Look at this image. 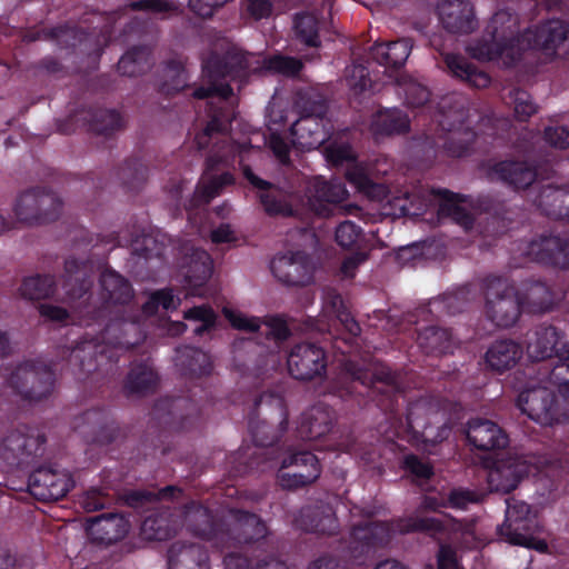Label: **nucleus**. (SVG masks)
Listing matches in <instances>:
<instances>
[{
    "instance_id": "24",
    "label": "nucleus",
    "mask_w": 569,
    "mask_h": 569,
    "mask_svg": "<svg viewBox=\"0 0 569 569\" xmlns=\"http://www.w3.org/2000/svg\"><path fill=\"white\" fill-rule=\"evenodd\" d=\"M271 270L288 286H307L312 281L313 264L310 257L303 252L276 258L271 262Z\"/></svg>"
},
{
    "instance_id": "27",
    "label": "nucleus",
    "mask_w": 569,
    "mask_h": 569,
    "mask_svg": "<svg viewBox=\"0 0 569 569\" xmlns=\"http://www.w3.org/2000/svg\"><path fill=\"white\" fill-rule=\"evenodd\" d=\"M167 557L168 569H210L209 552L201 543L176 541L170 545Z\"/></svg>"
},
{
    "instance_id": "45",
    "label": "nucleus",
    "mask_w": 569,
    "mask_h": 569,
    "mask_svg": "<svg viewBox=\"0 0 569 569\" xmlns=\"http://www.w3.org/2000/svg\"><path fill=\"white\" fill-rule=\"evenodd\" d=\"M522 350L512 340L496 341L486 353L488 366L496 371H505L512 368L521 358Z\"/></svg>"
},
{
    "instance_id": "56",
    "label": "nucleus",
    "mask_w": 569,
    "mask_h": 569,
    "mask_svg": "<svg viewBox=\"0 0 569 569\" xmlns=\"http://www.w3.org/2000/svg\"><path fill=\"white\" fill-rule=\"evenodd\" d=\"M184 63L186 60L181 57L170 58L164 62L161 90L167 94L179 92L186 88L187 81Z\"/></svg>"
},
{
    "instance_id": "23",
    "label": "nucleus",
    "mask_w": 569,
    "mask_h": 569,
    "mask_svg": "<svg viewBox=\"0 0 569 569\" xmlns=\"http://www.w3.org/2000/svg\"><path fill=\"white\" fill-rule=\"evenodd\" d=\"M438 14L442 27L453 34L471 33L478 26L473 6L469 0H441Z\"/></svg>"
},
{
    "instance_id": "53",
    "label": "nucleus",
    "mask_w": 569,
    "mask_h": 569,
    "mask_svg": "<svg viewBox=\"0 0 569 569\" xmlns=\"http://www.w3.org/2000/svg\"><path fill=\"white\" fill-rule=\"evenodd\" d=\"M173 521L164 513L147 517L141 525V536L148 541H163L176 535Z\"/></svg>"
},
{
    "instance_id": "51",
    "label": "nucleus",
    "mask_w": 569,
    "mask_h": 569,
    "mask_svg": "<svg viewBox=\"0 0 569 569\" xmlns=\"http://www.w3.org/2000/svg\"><path fill=\"white\" fill-rule=\"evenodd\" d=\"M445 62L453 76L467 81L472 87L486 88L490 83L488 74L479 71L463 57L448 53L445 56Z\"/></svg>"
},
{
    "instance_id": "4",
    "label": "nucleus",
    "mask_w": 569,
    "mask_h": 569,
    "mask_svg": "<svg viewBox=\"0 0 569 569\" xmlns=\"http://www.w3.org/2000/svg\"><path fill=\"white\" fill-rule=\"evenodd\" d=\"M8 387L23 401L39 403L54 390L56 375L49 363L39 359L19 362L7 379Z\"/></svg>"
},
{
    "instance_id": "62",
    "label": "nucleus",
    "mask_w": 569,
    "mask_h": 569,
    "mask_svg": "<svg viewBox=\"0 0 569 569\" xmlns=\"http://www.w3.org/2000/svg\"><path fill=\"white\" fill-rule=\"evenodd\" d=\"M326 159L335 167L350 166L356 161V153L348 144L333 143L326 148Z\"/></svg>"
},
{
    "instance_id": "64",
    "label": "nucleus",
    "mask_w": 569,
    "mask_h": 569,
    "mask_svg": "<svg viewBox=\"0 0 569 569\" xmlns=\"http://www.w3.org/2000/svg\"><path fill=\"white\" fill-rule=\"evenodd\" d=\"M347 81L349 87L356 92L360 93L371 87V80L366 66L362 63H355L347 69Z\"/></svg>"
},
{
    "instance_id": "55",
    "label": "nucleus",
    "mask_w": 569,
    "mask_h": 569,
    "mask_svg": "<svg viewBox=\"0 0 569 569\" xmlns=\"http://www.w3.org/2000/svg\"><path fill=\"white\" fill-rule=\"evenodd\" d=\"M234 181L233 176L224 172L219 177H211L208 180H202L198 183L191 203L193 207L209 203L217 197L226 186L232 184Z\"/></svg>"
},
{
    "instance_id": "32",
    "label": "nucleus",
    "mask_w": 569,
    "mask_h": 569,
    "mask_svg": "<svg viewBox=\"0 0 569 569\" xmlns=\"http://www.w3.org/2000/svg\"><path fill=\"white\" fill-rule=\"evenodd\" d=\"M528 351L530 357L537 361L549 359L553 356L565 362L569 361V342L559 346V335L552 326L537 331L535 340L528 345Z\"/></svg>"
},
{
    "instance_id": "58",
    "label": "nucleus",
    "mask_w": 569,
    "mask_h": 569,
    "mask_svg": "<svg viewBox=\"0 0 569 569\" xmlns=\"http://www.w3.org/2000/svg\"><path fill=\"white\" fill-rule=\"evenodd\" d=\"M147 167L138 159H128L119 169V178L131 190L140 189L147 181Z\"/></svg>"
},
{
    "instance_id": "2",
    "label": "nucleus",
    "mask_w": 569,
    "mask_h": 569,
    "mask_svg": "<svg viewBox=\"0 0 569 569\" xmlns=\"http://www.w3.org/2000/svg\"><path fill=\"white\" fill-rule=\"evenodd\" d=\"M465 199L449 190H436L420 187L411 192L405 191L388 201L395 217H416L431 206H438L439 217H449L465 230L473 226V216L463 207Z\"/></svg>"
},
{
    "instance_id": "52",
    "label": "nucleus",
    "mask_w": 569,
    "mask_h": 569,
    "mask_svg": "<svg viewBox=\"0 0 569 569\" xmlns=\"http://www.w3.org/2000/svg\"><path fill=\"white\" fill-rule=\"evenodd\" d=\"M418 345L427 355H445L451 347L450 333L446 329L427 327L419 332Z\"/></svg>"
},
{
    "instance_id": "17",
    "label": "nucleus",
    "mask_w": 569,
    "mask_h": 569,
    "mask_svg": "<svg viewBox=\"0 0 569 569\" xmlns=\"http://www.w3.org/2000/svg\"><path fill=\"white\" fill-rule=\"evenodd\" d=\"M439 410L428 401L419 400L410 405L407 420L412 432L422 441L436 445L449 433V429L439 419Z\"/></svg>"
},
{
    "instance_id": "41",
    "label": "nucleus",
    "mask_w": 569,
    "mask_h": 569,
    "mask_svg": "<svg viewBox=\"0 0 569 569\" xmlns=\"http://www.w3.org/2000/svg\"><path fill=\"white\" fill-rule=\"evenodd\" d=\"M293 106L302 117L322 119L329 103L327 97L317 88L306 87L295 92Z\"/></svg>"
},
{
    "instance_id": "6",
    "label": "nucleus",
    "mask_w": 569,
    "mask_h": 569,
    "mask_svg": "<svg viewBox=\"0 0 569 569\" xmlns=\"http://www.w3.org/2000/svg\"><path fill=\"white\" fill-rule=\"evenodd\" d=\"M486 313L500 328H510L521 315V300L516 289L501 278L486 281Z\"/></svg>"
},
{
    "instance_id": "7",
    "label": "nucleus",
    "mask_w": 569,
    "mask_h": 569,
    "mask_svg": "<svg viewBox=\"0 0 569 569\" xmlns=\"http://www.w3.org/2000/svg\"><path fill=\"white\" fill-rule=\"evenodd\" d=\"M537 469V462L515 451L497 452L488 471V486L491 492L509 493Z\"/></svg>"
},
{
    "instance_id": "1",
    "label": "nucleus",
    "mask_w": 569,
    "mask_h": 569,
    "mask_svg": "<svg viewBox=\"0 0 569 569\" xmlns=\"http://www.w3.org/2000/svg\"><path fill=\"white\" fill-rule=\"evenodd\" d=\"M519 37V17L508 9L497 11L480 40L468 47L469 54L479 61L503 58L506 64L520 59L525 49Z\"/></svg>"
},
{
    "instance_id": "18",
    "label": "nucleus",
    "mask_w": 569,
    "mask_h": 569,
    "mask_svg": "<svg viewBox=\"0 0 569 569\" xmlns=\"http://www.w3.org/2000/svg\"><path fill=\"white\" fill-rule=\"evenodd\" d=\"M320 475L317 457L308 451L292 453L282 460L278 481L283 489H298L312 483Z\"/></svg>"
},
{
    "instance_id": "36",
    "label": "nucleus",
    "mask_w": 569,
    "mask_h": 569,
    "mask_svg": "<svg viewBox=\"0 0 569 569\" xmlns=\"http://www.w3.org/2000/svg\"><path fill=\"white\" fill-rule=\"evenodd\" d=\"M410 121L408 116L398 109L378 111L370 126V131L378 140L392 134L406 133L409 131Z\"/></svg>"
},
{
    "instance_id": "38",
    "label": "nucleus",
    "mask_w": 569,
    "mask_h": 569,
    "mask_svg": "<svg viewBox=\"0 0 569 569\" xmlns=\"http://www.w3.org/2000/svg\"><path fill=\"white\" fill-rule=\"evenodd\" d=\"M159 377L150 366L146 363L133 365L124 382V391L128 396L144 397L157 391Z\"/></svg>"
},
{
    "instance_id": "10",
    "label": "nucleus",
    "mask_w": 569,
    "mask_h": 569,
    "mask_svg": "<svg viewBox=\"0 0 569 569\" xmlns=\"http://www.w3.org/2000/svg\"><path fill=\"white\" fill-rule=\"evenodd\" d=\"M46 437L32 429L8 432L0 443V458L11 468L29 466L43 455Z\"/></svg>"
},
{
    "instance_id": "19",
    "label": "nucleus",
    "mask_w": 569,
    "mask_h": 569,
    "mask_svg": "<svg viewBox=\"0 0 569 569\" xmlns=\"http://www.w3.org/2000/svg\"><path fill=\"white\" fill-rule=\"evenodd\" d=\"M336 499L329 495L323 498L309 501L301 508L298 522L307 531L320 535H336L339 522L333 508Z\"/></svg>"
},
{
    "instance_id": "12",
    "label": "nucleus",
    "mask_w": 569,
    "mask_h": 569,
    "mask_svg": "<svg viewBox=\"0 0 569 569\" xmlns=\"http://www.w3.org/2000/svg\"><path fill=\"white\" fill-rule=\"evenodd\" d=\"M342 372L349 379L370 388L373 393L388 399L403 391L400 376L385 365L377 363L365 368L355 361L347 360L342 365Z\"/></svg>"
},
{
    "instance_id": "60",
    "label": "nucleus",
    "mask_w": 569,
    "mask_h": 569,
    "mask_svg": "<svg viewBox=\"0 0 569 569\" xmlns=\"http://www.w3.org/2000/svg\"><path fill=\"white\" fill-rule=\"evenodd\" d=\"M42 33L46 38L56 40L63 48L76 47L87 39L84 31L69 26L44 30Z\"/></svg>"
},
{
    "instance_id": "3",
    "label": "nucleus",
    "mask_w": 569,
    "mask_h": 569,
    "mask_svg": "<svg viewBox=\"0 0 569 569\" xmlns=\"http://www.w3.org/2000/svg\"><path fill=\"white\" fill-rule=\"evenodd\" d=\"M252 54L231 47L223 57L212 53L202 64L201 86L198 87L192 97L196 99H206L218 96L228 99L232 96V89L226 81L227 77L234 79L240 77L247 70H257L252 67L250 59Z\"/></svg>"
},
{
    "instance_id": "31",
    "label": "nucleus",
    "mask_w": 569,
    "mask_h": 569,
    "mask_svg": "<svg viewBox=\"0 0 569 569\" xmlns=\"http://www.w3.org/2000/svg\"><path fill=\"white\" fill-rule=\"evenodd\" d=\"M223 315L231 326L239 330L260 331L267 339L282 341L288 339L290 330L286 321L279 317L266 318L261 323L253 319H248L228 308L223 309Z\"/></svg>"
},
{
    "instance_id": "49",
    "label": "nucleus",
    "mask_w": 569,
    "mask_h": 569,
    "mask_svg": "<svg viewBox=\"0 0 569 569\" xmlns=\"http://www.w3.org/2000/svg\"><path fill=\"white\" fill-rule=\"evenodd\" d=\"M151 66V49L140 46L127 51L119 60L117 68L122 76L138 77L149 71Z\"/></svg>"
},
{
    "instance_id": "44",
    "label": "nucleus",
    "mask_w": 569,
    "mask_h": 569,
    "mask_svg": "<svg viewBox=\"0 0 569 569\" xmlns=\"http://www.w3.org/2000/svg\"><path fill=\"white\" fill-rule=\"evenodd\" d=\"M332 422V412L327 407L318 405L303 416L299 430L303 437L317 440L331 430Z\"/></svg>"
},
{
    "instance_id": "13",
    "label": "nucleus",
    "mask_w": 569,
    "mask_h": 569,
    "mask_svg": "<svg viewBox=\"0 0 569 569\" xmlns=\"http://www.w3.org/2000/svg\"><path fill=\"white\" fill-rule=\"evenodd\" d=\"M569 23L561 19H548L523 33L528 46L540 49L546 56L562 57L569 60Z\"/></svg>"
},
{
    "instance_id": "20",
    "label": "nucleus",
    "mask_w": 569,
    "mask_h": 569,
    "mask_svg": "<svg viewBox=\"0 0 569 569\" xmlns=\"http://www.w3.org/2000/svg\"><path fill=\"white\" fill-rule=\"evenodd\" d=\"M71 486L68 473L50 466L36 469L28 481L29 492L41 501H57L63 498Z\"/></svg>"
},
{
    "instance_id": "15",
    "label": "nucleus",
    "mask_w": 569,
    "mask_h": 569,
    "mask_svg": "<svg viewBox=\"0 0 569 569\" xmlns=\"http://www.w3.org/2000/svg\"><path fill=\"white\" fill-rule=\"evenodd\" d=\"M93 268L84 260L69 258L64 262L63 288L66 301L76 308H86L92 297Z\"/></svg>"
},
{
    "instance_id": "29",
    "label": "nucleus",
    "mask_w": 569,
    "mask_h": 569,
    "mask_svg": "<svg viewBox=\"0 0 569 569\" xmlns=\"http://www.w3.org/2000/svg\"><path fill=\"white\" fill-rule=\"evenodd\" d=\"M487 174L492 180H500L516 190L527 189L536 178V169L526 161L506 160L488 167Z\"/></svg>"
},
{
    "instance_id": "50",
    "label": "nucleus",
    "mask_w": 569,
    "mask_h": 569,
    "mask_svg": "<svg viewBox=\"0 0 569 569\" xmlns=\"http://www.w3.org/2000/svg\"><path fill=\"white\" fill-rule=\"evenodd\" d=\"M569 188H560L551 184L545 186L540 189L535 199V204L546 216L553 219L562 218L563 204L567 200Z\"/></svg>"
},
{
    "instance_id": "54",
    "label": "nucleus",
    "mask_w": 569,
    "mask_h": 569,
    "mask_svg": "<svg viewBox=\"0 0 569 569\" xmlns=\"http://www.w3.org/2000/svg\"><path fill=\"white\" fill-rule=\"evenodd\" d=\"M320 22L315 13L302 11L295 16L293 30L296 38L309 47L321 44L319 37Z\"/></svg>"
},
{
    "instance_id": "42",
    "label": "nucleus",
    "mask_w": 569,
    "mask_h": 569,
    "mask_svg": "<svg viewBox=\"0 0 569 569\" xmlns=\"http://www.w3.org/2000/svg\"><path fill=\"white\" fill-rule=\"evenodd\" d=\"M181 489L176 486H168L161 490L136 489L127 490L120 496V500L128 507L136 510H144L160 500L174 498L180 495Z\"/></svg>"
},
{
    "instance_id": "25",
    "label": "nucleus",
    "mask_w": 569,
    "mask_h": 569,
    "mask_svg": "<svg viewBox=\"0 0 569 569\" xmlns=\"http://www.w3.org/2000/svg\"><path fill=\"white\" fill-rule=\"evenodd\" d=\"M183 522L192 535L221 542L222 517L218 519L209 508L196 502L187 505Z\"/></svg>"
},
{
    "instance_id": "22",
    "label": "nucleus",
    "mask_w": 569,
    "mask_h": 569,
    "mask_svg": "<svg viewBox=\"0 0 569 569\" xmlns=\"http://www.w3.org/2000/svg\"><path fill=\"white\" fill-rule=\"evenodd\" d=\"M308 207L322 218L336 216L333 204L345 201L349 193L341 182L327 181L320 177L312 180L306 192Z\"/></svg>"
},
{
    "instance_id": "16",
    "label": "nucleus",
    "mask_w": 569,
    "mask_h": 569,
    "mask_svg": "<svg viewBox=\"0 0 569 569\" xmlns=\"http://www.w3.org/2000/svg\"><path fill=\"white\" fill-rule=\"evenodd\" d=\"M287 365L290 375L297 380L321 379L327 371V356L321 347L303 342L291 349Z\"/></svg>"
},
{
    "instance_id": "5",
    "label": "nucleus",
    "mask_w": 569,
    "mask_h": 569,
    "mask_svg": "<svg viewBox=\"0 0 569 569\" xmlns=\"http://www.w3.org/2000/svg\"><path fill=\"white\" fill-rule=\"evenodd\" d=\"M287 425V410L281 397L262 395L254 403L250 431L257 446L269 447L281 437Z\"/></svg>"
},
{
    "instance_id": "8",
    "label": "nucleus",
    "mask_w": 569,
    "mask_h": 569,
    "mask_svg": "<svg viewBox=\"0 0 569 569\" xmlns=\"http://www.w3.org/2000/svg\"><path fill=\"white\" fill-rule=\"evenodd\" d=\"M506 519L498 531L502 539L509 543L536 549L546 548L543 541H537L533 537L535 515L531 507L515 497L506 500Z\"/></svg>"
},
{
    "instance_id": "37",
    "label": "nucleus",
    "mask_w": 569,
    "mask_h": 569,
    "mask_svg": "<svg viewBox=\"0 0 569 569\" xmlns=\"http://www.w3.org/2000/svg\"><path fill=\"white\" fill-rule=\"evenodd\" d=\"M243 174L251 184L261 190L260 201L268 214L292 216V208L280 199V191L278 189L257 177L248 166L243 168Z\"/></svg>"
},
{
    "instance_id": "57",
    "label": "nucleus",
    "mask_w": 569,
    "mask_h": 569,
    "mask_svg": "<svg viewBox=\"0 0 569 569\" xmlns=\"http://www.w3.org/2000/svg\"><path fill=\"white\" fill-rule=\"evenodd\" d=\"M347 179L356 188L371 200H382L387 196V188L381 183L373 182L365 171L355 166L346 172Z\"/></svg>"
},
{
    "instance_id": "48",
    "label": "nucleus",
    "mask_w": 569,
    "mask_h": 569,
    "mask_svg": "<svg viewBox=\"0 0 569 569\" xmlns=\"http://www.w3.org/2000/svg\"><path fill=\"white\" fill-rule=\"evenodd\" d=\"M87 114L89 130L99 136L109 137L124 127L121 114L116 110L98 108L89 110Z\"/></svg>"
},
{
    "instance_id": "26",
    "label": "nucleus",
    "mask_w": 569,
    "mask_h": 569,
    "mask_svg": "<svg viewBox=\"0 0 569 569\" xmlns=\"http://www.w3.org/2000/svg\"><path fill=\"white\" fill-rule=\"evenodd\" d=\"M467 438L475 448L481 451H500L509 443V438L500 426L482 418L468 422Z\"/></svg>"
},
{
    "instance_id": "34",
    "label": "nucleus",
    "mask_w": 569,
    "mask_h": 569,
    "mask_svg": "<svg viewBox=\"0 0 569 569\" xmlns=\"http://www.w3.org/2000/svg\"><path fill=\"white\" fill-rule=\"evenodd\" d=\"M100 298L106 303L127 305L133 298L128 279L111 269H104L99 278Z\"/></svg>"
},
{
    "instance_id": "35",
    "label": "nucleus",
    "mask_w": 569,
    "mask_h": 569,
    "mask_svg": "<svg viewBox=\"0 0 569 569\" xmlns=\"http://www.w3.org/2000/svg\"><path fill=\"white\" fill-rule=\"evenodd\" d=\"M184 279L187 284L193 289L192 295H200L198 288L202 287L212 273V260L209 253L202 249L192 248L186 257Z\"/></svg>"
},
{
    "instance_id": "61",
    "label": "nucleus",
    "mask_w": 569,
    "mask_h": 569,
    "mask_svg": "<svg viewBox=\"0 0 569 569\" xmlns=\"http://www.w3.org/2000/svg\"><path fill=\"white\" fill-rule=\"evenodd\" d=\"M186 320L200 321L201 323L193 329L197 336L207 332L216 321V315L209 306L202 305L183 311Z\"/></svg>"
},
{
    "instance_id": "33",
    "label": "nucleus",
    "mask_w": 569,
    "mask_h": 569,
    "mask_svg": "<svg viewBox=\"0 0 569 569\" xmlns=\"http://www.w3.org/2000/svg\"><path fill=\"white\" fill-rule=\"evenodd\" d=\"M292 144L301 150H311L320 147L329 137L322 119L302 117L290 128Z\"/></svg>"
},
{
    "instance_id": "28",
    "label": "nucleus",
    "mask_w": 569,
    "mask_h": 569,
    "mask_svg": "<svg viewBox=\"0 0 569 569\" xmlns=\"http://www.w3.org/2000/svg\"><path fill=\"white\" fill-rule=\"evenodd\" d=\"M86 529L92 541L110 545L124 538L129 522L119 513H103L86 520Z\"/></svg>"
},
{
    "instance_id": "40",
    "label": "nucleus",
    "mask_w": 569,
    "mask_h": 569,
    "mask_svg": "<svg viewBox=\"0 0 569 569\" xmlns=\"http://www.w3.org/2000/svg\"><path fill=\"white\" fill-rule=\"evenodd\" d=\"M180 371L190 377H201L211 372L210 357L201 349L194 347H179L174 358Z\"/></svg>"
},
{
    "instance_id": "63",
    "label": "nucleus",
    "mask_w": 569,
    "mask_h": 569,
    "mask_svg": "<svg viewBox=\"0 0 569 569\" xmlns=\"http://www.w3.org/2000/svg\"><path fill=\"white\" fill-rule=\"evenodd\" d=\"M538 111V106L532 101L530 94L521 90L513 92V114L518 121H527Z\"/></svg>"
},
{
    "instance_id": "46",
    "label": "nucleus",
    "mask_w": 569,
    "mask_h": 569,
    "mask_svg": "<svg viewBox=\"0 0 569 569\" xmlns=\"http://www.w3.org/2000/svg\"><path fill=\"white\" fill-rule=\"evenodd\" d=\"M56 291L57 281L51 274H33L24 277L18 289L21 298L31 301L51 298Z\"/></svg>"
},
{
    "instance_id": "30",
    "label": "nucleus",
    "mask_w": 569,
    "mask_h": 569,
    "mask_svg": "<svg viewBox=\"0 0 569 569\" xmlns=\"http://www.w3.org/2000/svg\"><path fill=\"white\" fill-rule=\"evenodd\" d=\"M106 347L93 341L87 340L77 343L73 348H67L64 356L74 372L80 378H87L96 372L100 367V361L104 358Z\"/></svg>"
},
{
    "instance_id": "39",
    "label": "nucleus",
    "mask_w": 569,
    "mask_h": 569,
    "mask_svg": "<svg viewBox=\"0 0 569 569\" xmlns=\"http://www.w3.org/2000/svg\"><path fill=\"white\" fill-rule=\"evenodd\" d=\"M351 539L355 546L353 550H359L360 553L366 549L378 548L387 545L390 540V531L387 525L370 522L357 525L351 532Z\"/></svg>"
},
{
    "instance_id": "9",
    "label": "nucleus",
    "mask_w": 569,
    "mask_h": 569,
    "mask_svg": "<svg viewBox=\"0 0 569 569\" xmlns=\"http://www.w3.org/2000/svg\"><path fill=\"white\" fill-rule=\"evenodd\" d=\"M268 535L267 523L253 512L230 508L222 516L221 543L249 545L263 540Z\"/></svg>"
},
{
    "instance_id": "21",
    "label": "nucleus",
    "mask_w": 569,
    "mask_h": 569,
    "mask_svg": "<svg viewBox=\"0 0 569 569\" xmlns=\"http://www.w3.org/2000/svg\"><path fill=\"white\" fill-rule=\"evenodd\" d=\"M525 254L532 261L546 266L569 268V238L541 234L528 243Z\"/></svg>"
},
{
    "instance_id": "14",
    "label": "nucleus",
    "mask_w": 569,
    "mask_h": 569,
    "mask_svg": "<svg viewBox=\"0 0 569 569\" xmlns=\"http://www.w3.org/2000/svg\"><path fill=\"white\" fill-rule=\"evenodd\" d=\"M518 407L530 419L541 425H552L567 419L569 413L561 411L552 390L535 387L523 390L518 397Z\"/></svg>"
},
{
    "instance_id": "47",
    "label": "nucleus",
    "mask_w": 569,
    "mask_h": 569,
    "mask_svg": "<svg viewBox=\"0 0 569 569\" xmlns=\"http://www.w3.org/2000/svg\"><path fill=\"white\" fill-rule=\"evenodd\" d=\"M528 311L533 313L546 312L553 306V296L550 288L541 281L526 283L520 298Z\"/></svg>"
},
{
    "instance_id": "59",
    "label": "nucleus",
    "mask_w": 569,
    "mask_h": 569,
    "mask_svg": "<svg viewBox=\"0 0 569 569\" xmlns=\"http://www.w3.org/2000/svg\"><path fill=\"white\" fill-rule=\"evenodd\" d=\"M163 250L164 246L151 234L141 236L132 243V253L146 261L160 260Z\"/></svg>"
},
{
    "instance_id": "43",
    "label": "nucleus",
    "mask_w": 569,
    "mask_h": 569,
    "mask_svg": "<svg viewBox=\"0 0 569 569\" xmlns=\"http://www.w3.org/2000/svg\"><path fill=\"white\" fill-rule=\"evenodd\" d=\"M412 49L410 39H401L387 44L379 43L372 47V58L380 64L399 69L407 61Z\"/></svg>"
},
{
    "instance_id": "11",
    "label": "nucleus",
    "mask_w": 569,
    "mask_h": 569,
    "mask_svg": "<svg viewBox=\"0 0 569 569\" xmlns=\"http://www.w3.org/2000/svg\"><path fill=\"white\" fill-rule=\"evenodd\" d=\"M62 204V200L53 191L33 188L18 197L14 210L20 221L40 224L57 220Z\"/></svg>"
}]
</instances>
